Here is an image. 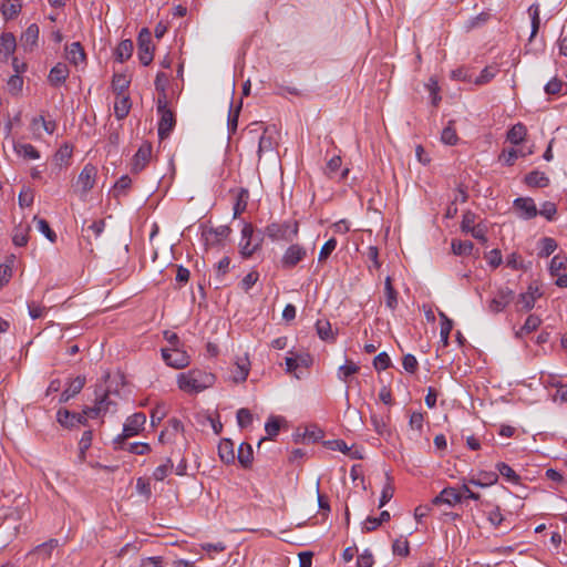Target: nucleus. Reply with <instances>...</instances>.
Listing matches in <instances>:
<instances>
[{
  "instance_id": "a211bd4d",
  "label": "nucleus",
  "mask_w": 567,
  "mask_h": 567,
  "mask_svg": "<svg viewBox=\"0 0 567 567\" xmlns=\"http://www.w3.org/2000/svg\"><path fill=\"white\" fill-rule=\"evenodd\" d=\"M62 386H63V391L60 395L59 402L62 403V402L69 401V399L71 398V395L69 394V390L71 386V377L70 375H68L64 379V382H62L60 379H53L48 386L47 395L59 392Z\"/></svg>"
},
{
  "instance_id": "58836bf2",
  "label": "nucleus",
  "mask_w": 567,
  "mask_h": 567,
  "mask_svg": "<svg viewBox=\"0 0 567 567\" xmlns=\"http://www.w3.org/2000/svg\"><path fill=\"white\" fill-rule=\"evenodd\" d=\"M86 65V54L84 52L83 47L80 42H73V66L79 69H84Z\"/></svg>"
},
{
  "instance_id": "f3484780",
  "label": "nucleus",
  "mask_w": 567,
  "mask_h": 567,
  "mask_svg": "<svg viewBox=\"0 0 567 567\" xmlns=\"http://www.w3.org/2000/svg\"><path fill=\"white\" fill-rule=\"evenodd\" d=\"M104 226L105 224L103 219L93 220L90 224L87 220H84L81 227L82 238L90 243L92 236L94 238L100 237L104 230Z\"/></svg>"
},
{
  "instance_id": "0e129e2a",
  "label": "nucleus",
  "mask_w": 567,
  "mask_h": 567,
  "mask_svg": "<svg viewBox=\"0 0 567 567\" xmlns=\"http://www.w3.org/2000/svg\"><path fill=\"white\" fill-rule=\"evenodd\" d=\"M391 365V359L389 354L383 351L380 352L374 359H373V367L377 371H384Z\"/></svg>"
},
{
  "instance_id": "2f4dec72",
  "label": "nucleus",
  "mask_w": 567,
  "mask_h": 567,
  "mask_svg": "<svg viewBox=\"0 0 567 567\" xmlns=\"http://www.w3.org/2000/svg\"><path fill=\"white\" fill-rule=\"evenodd\" d=\"M248 200H249L248 189L239 188V190L237 192L236 202L234 205V217L235 218L246 210Z\"/></svg>"
},
{
  "instance_id": "ea45409f",
  "label": "nucleus",
  "mask_w": 567,
  "mask_h": 567,
  "mask_svg": "<svg viewBox=\"0 0 567 567\" xmlns=\"http://www.w3.org/2000/svg\"><path fill=\"white\" fill-rule=\"evenodd\" d=\"M536 296L533 295V285L528 287L526 292H523L518 297V303L522 306L519 310L529 311L534 308Z\"/></svg>"
},
{
  "instance_id": "aec40b11",
  "label": "nucleus",
  "mask_w": 567,
  "mask_h": 567,
  "mask_svg": "<svg viewBox=\"0 0 567 567\" xmlns=\"http://www.w3.org/2000/svg\"><path fill=\"white\" fill-rule=\"evenodd\" d=\"M69 68L66 64L58 63L50 70L48 81L53 86H59L62 84L69 76Z\"/></svg>"
},
{
  "instance_id": "603ef678",
  "label": "nucleus",
  "mask_w": 567,
  "mask_h": 567,
  "mask_svg": "<svg viewBox=\"0 0 567 567\" xmlns=\"http://www.w3.org/2000/svg\"><path fill=\"white\" fill-rule=\"evenodd\" d=\"M497 73V69L493 66H485L478 76L475 78L474 83L476 85H483L488 83L492 79L495 78Z\"/></svg>"
},
{
  "instance_id": "c85d7f7f",
  "label": "nucleus",
  "mask_w": 567,
  "mask_h": 567,
  "mask_svg": "<svg viewBox=\"0 0 567 567\" xmlns=\"http://www.w3.org/2000/svg\"><path fill=\"white\" fill-rule=\"evenodd\" d=\"M539 13H540V8H539L538 3H533L532 6H529L528 14L530 17V27H532L529 41H532L537 35V33L539 31V27H540Z\"/></svg>"
},
{
  "instance_id": "c756f323",
  "label": "nucleus",
  "mask_w": 567,
  "mask_h": 567,
  "mask_svg": "<svg viewBox=\"0 0 567 567\" xmlns=\"http://www.w3.org/2000/svg\"><path fill=\"white\" fill-rule=\"evenodd\" d=\"M525 183L529 187H540V188H543V187L548 186L549 178L545 175V173H542V172H538V171H533V172L528 173L525 176Z\"/></svg>"
},
{
  "instance_id": "bb28decb",
  "label": "nucleus",
  "mask_w": 567,
  "mask_h": 567,
  "mask_svg": "<svg viewBox=\"0 0 567 567\" xmlns=\"http://www.w3.org/2000/svg\"><path fill=\"white\" fill-rule=\"evenodd\" d=\"M133 49L134 45L132 40L126 39L121 41L114 52L115 60L121 63L128 60L132 56Z\"/></svg>"
},
{
  "instance_id": "8fccbe9b",
  "label": "nucleus",
  "mask_w": 567,
  "mask_h": 567,
  "mask_svg": "<svg viewBox=\"0 0 567 567\" xmlns=\"http://www.w3.org/2000/svg\"><path fill=\"white\" fill-rule=\"evenodd\" d=\"M30 227H22L21 225L14 228L12 241L18 247H23L28 244V233Z\"/></svg>"
},
{
  "instance_id": "f03ea898",
  "label": "nucleus",
  "mask_w": 567,
  "mask_h": 567,
  "mask_svg": "<svg viewBox=\"0 0 567 567\" xmlns=\"http://www.w3.org/2000/svg\"><path fill=\"white\" fill-rule=\"evenodd\" d=\"M298 231L299 226L297 221L286 220L267 225L264 233L272 241L292 243L297 238Z\"/></svg>"
},
{
  "instance_id": "e2e57ef3",
  "label": "nucleus",
  "mask_w": 567,
  "mask_h": 567,
  "mask_svg": "<svg viewBox=\"0 0 567 567\" xmlns=\"http://www.w3.org/2000/svg\"><path fill=\"white\" fill-rule=\"evenodd\" d=\"M371 423H372V426H373L374 431L379 435H385V434L389 433L388 423L384 420V417L379 416L377 414H372L371 415Z\"/></svg>"
},
{
  "instance_id": "69168bd1",
  "label": "nucleus",
  "mask_w": 567,
  "mask_h": 567,
  "mask_svg": "<svg viewBox=\"0 0 567 567\" xmlns=\"http://www.w3.org/2000/svg\"><path fill=\"white\" fill-rule=\"evenodd\" d=\"M239 427L244 429L252 423V414L248 409L241 408L236 413Z\"/></svg>"
},
{
  "instance_id": "338daca9",
  "label": "nucleus",
  "mask_w": 567,
  "mask_h": 567,
  "mask_svg": "<svg viewBox=\"0 0 567 567\" xmlns=\"http://www.w3.org/2000/svg\"><path fill=\"white\" fill-rule=\"evenodd\" d=\"M336 247H337V240L334 238H330L329 240H327L319 251L318 261L322 262L326 259H328V257L332 254V251L336 249Z\"/></svg>"
},
{
  "instance_id": "9b49d317",
  "label": "nucleus",
  "mask_w": 567,
  "mask_h": 567,
  "mask_svg": "<svg viewBox=\"0 0 567 567\" xmlns=\"http://www.w3.org/2000/svg\"><path fill=\"white\" fill-rule=\"evenodd\" d=\"M515 292L508 287H502L489 300L487 309L492 313L502 312L514 299Z\"/></svg>"
},
{
  "instance_id": "412c9836",
  "label": "nucleus",
  "mask_w": 567,
  "mask_h": 567,
  "mask_svg": "<svg viewBox=\"0 0 567 567\" xmlns=\"http://www.w3.org/2000/svg\"><path fill=\"white\" fill-rule=\"evenodd\" d=\"M96 168L87 164L79 175L78 184L82 187L83 192L91 189L95 183Z\"/></svg>"
},
{
  "instance_id": "37998d69",
  "label": "nucleus",
  "mask_w": 567,
  "mask_h": 567,
  "mask_svg": "<svg viewBox=\"0 0 567 567\" xmlns=\"http://www.w3.org/2000/svg\"><path fill=\"white\" fill-rule=\"evenodd\" d=\"M498 473L507 480L509 483L517 484L519 482V475L506 463L499 462L496 464Z\"/></svg>"
},
{
  "instance_id": "dca6fc26",
  "label": "nucleus",
  "mask_w": 567,
  "mask_h": 567,
  "mask_svg": "<svg viewBox=\"0 0 567 567\" xmlns=\"http://www.w3.org/2000/svg\"><path fill=\"white\" fill-rule=\"evenodd\" d=\"M39 33H40V30H39L38 24L32 23L21 34L20 43L25 51H32L37 47Z\"/></svg>"
},
{
  "instance_id": "13d9d810",
  "label": "nucleus",
  "mask_w": 567,
  "mask_h": 567,
  "mask_svg": "<svg viewBox=\"0 0 567 567\" xmlns=\"http://www.w3.org/2000/svg\"><path fill=\"white\" fill-rule=\"evenodd\" d=\"M441 141L446 145H455L458 141L455 128L452 126V122L443 128L441 134Z\"/></svg>"
},
{
  "instance_id": "2eb2a0df",
  "label": "nucleus",
  "mask_w": 567,
  "mask_h": 567,
  "mask_svg": "<svg viewBox=\"0 0 567 567\" xmlns=\"http://www.w3.org/2000/svg\"><path fill=\"white\" fill-rule=\"evenodd\" d=\"M463 496L460 492L456 491L454 487H445L443 488L439 495H436L432 504L433 505H440V504H446L449 506H454L458 503H461Z\"/></svg>"
},
{
  "instance_id": "393cba45",
  "label": "nucleus",
  "mask_w": 567,
  "mask_h": 567,
  "mask_svg": "<svg viewBox=\"0 0 567 567\" xmlns=\"http://www.w3.org/2000/svg\"><path fill=\"white\" fill-rule=\"evenodd\" d=\"M533 154V150L532 148H528V150H524V148H511L508 151H503L502 154L499 155V161L504 164V165H507V166H512L514 165L515 161L518 158V157H525L527 155H530Z\"/></svg>"
},
{
  "instance_id": "6ab92c4d",
  "label": "nucleus",
  "mask_w": 567,
  "mask_h": 567,
  "mask_svg": "<svg viewBox=\"0 0 567 567\" xmlns=\"http://www.w3.org/2000/svg\"><path fill=\"white\" fill-rule=\"evenodd\" d=\"M152 154V147L150 144H143L137 150L136 154L133 157L132 162V171L135 173L141 172L145 165L148 163Z\"/></svg>"
},
{
  "instance_id": "c03bdc74",
  "label": "nucleus",
  "mask_w": 567,
  "mask_h": 567,
  "mask_svg": "<svg viewBox=\"0 0 567 567\" xmlns=\"http://www.w3.org/2000/svg\"><path fill=\"white\" fill-rule=\"evenodd\" d=\"M279 430H280V423H279L278 419L275 417V416L269 417L268 421L265 424V431L267 433V437L260 439L259 442H258V446H260V444L265 440H267V439L271 440L275 436H277L278 433H279Z\"/></svg>"
},
{
  "instance_id": "a878e982",
  "label": "nucleus",
  "mask_w": 567,
  "mask_h": 567,
  "mask_svg": "<svg viewBox=\"0 0 567 567\" xmlns=\"http://www.w3.org/2000/svg\"><path fill=\"white\" fill-rule=\"evenodd\" d=\"M527 135V128L523 123L513 125L507 132V141L513 145H519Z\"/></svg>"
},
{
  "instance_id": "423d86ee",
  "label": "nucleus",
  "mask_w": 567,
  "mask_h": 567,
  "mask_svg": "<svg viewBox=\"0 0 567 567\" xmlns=\"http://www.w3.org/2000/svg\"><path fill=\"white\" fill-rule=\"evenodd\" d=\"M58 547L56 539H50L47 543H43L37 546L34 549L30 550L25 555V560L29 561V567H39V561L44 563L48 558H50L52 550Z\"/></svg>"
},
{
  "instance_id": "f8f14e48",
  "label": "nucleus",
  "mask_w": 567,
  "mask_h": 567,
  "mask_svg": "<svg viewBox=\"0 0 567 567\" xmlns=\"http://www.w3.org/2000/svg\"><path fill=\"white\" fill-rule=\"evenodd\" d=\"M115 411L116 403L110 399L109 393H104L100 399H97L93 406H86L84 409V413L87 414L91 419H96L101 414Z\"/></svg>"
},
{
  "instance_id": "09e8293b",
  "label": "nucleus",
  "mask_w": 567,
  "mask_h": 567,
  "mask_svg": "<svg viewBox=\"0 0 567 567\" xmlns=\"http://www.w3.org/2000/svg\"><path fill=\"white\" fill-rule=\"evenodd\" d=\"M71 159V148L65 144L54 155V162L59 167H68Z\"/></svg>"
},
{
  "instance_id": "0eeeda50",
  "label": "nucleus",
  "mask_w": 567,
  "mask_h": 567,
  "mask_svg": "<svg viewBox=\"0 0 567 567\" xmlns=\"http://www.w3.org/2000/svg\"><path fill=\"white\" fill-rule=\"evenodd\" d=\"M307 257V248L299 244H291L280 259L284 269H292Z\"/></svg>"
},
{
  "instance_id": "ddd939ff",
  "label": "nucleus",
  "mask_w": 567,
  "mask_h": 567,
  "mask_svg": "<svg viewBox=\"0 0 567 567\" xmlns=\"http://www.w3.org/2000/svg\"><path fill=\"white\" fill-rule=\"evenodd\" d=\"M252 125H256L260 128H262V134L258 137V156L259 158L262 156V154L272 152L275 147L277 146V141L275 137L276 131L271 127H264L262 125H259L258 123H252Z\"/></svg>"
},
{
  "instance_id": "4be33fe9",
  "label": "nucleus",
  "mask_w": 567,
  "mask_h": 567,
  "mask_svg": "<svg viewBox=\"0 0 567 567\" xmlns=\"http://www.w3.org/2000/svg\"><path fill=\"white\" fill-rule=\"evenodd\" d=\"M218 455L224 463H234L236 460L234 442L229 439H223L218 444Z\"/></svg>"
},
{
  "instance_id": "c9c22d12",
  "label": "nucleus",
  "mask_w": 567,
  "mask_h": 567,
  "mask_svg": "<svg viewBox=\"0 0 567 567\" xmlns=\"http://www.w3.org/2000/svg\"><path fill=\"white\" fill-rule=\"evenodd\" d=\"M540 258L549 257L557 249V241L551 237H543L538 243Z\"/></svg>"
},
{
  "instance_id": "3c124183",
  "label": "nucleus",
  "mask_w": 567,
  "mask_h": 567,
  "mask_svg": "<svg viewBox=\"0 0 567 567\" xmlns=\"http://www.w3.org/2000/svg\"><path fill=\"white\" fill-rule=\"evenodd\" d=\"M557 214V206L553 202H544L538 209V215L545 217L548 221L555 219Z\"/></svg>"
},
{
  "instance_id": "7ed1b4c3",
  "label": "nucleus",
  "mask_w": 567,
  "mask_h": 567,
  "mask_svg": "<svg viewBox=\"0 0 567 567\" xmlns=\"http://www.w3.org/2000/svg\"><path fill=\"white\" fill-rule=\"evenodd\" d=\"M157 113L159 115L158 121V136L161 140L169 136L171 132L175 126V117L173 112L167 107L166 96H162L157 101L156 105Z\"/></svg>"
},
{
  "instance_id": "cd10ccee",
  "label": "nucleus",
  "mask_w": 567,
  "mask_h": 567,
  "mask_svg": "<svg viewBox=\"0 0 567 567\" xmlns=\"http://www.w3.org/2000/svg\"><path fill=\"white\" fill-rule=\"evenodd\" d=\"M237 460L240 463V465L245 468L251 466L254 460V452L250 444L244 442L239 445Z\"/></svg>"
},
{
  "instance_id": "4c0bfd02",
  "label": "nucleus",
  "mask_w": 567,
  "mask_h": 567,
  "mask_svg": "<svg viewBox=\"0 0 567 567\" xmlns=\"http://www.w3.org/2000/svg\"><path fill=\"white\" fill-rule=\"evenodd\" d=\"M451 246L453 254L456 256H470L474 248L470 240H453Z\"/></svg>"
},
{
  "instance_id": "de8ad7c7",
  "label": "nucleus",
  "mask_w": 567,
  "mask_h": 567,
  "mask_svg": "<svg viewBox=\"0 0 567 567\" xmlns=\"http://www.w3.org/2000/svg\"><path fill=\"white\" fill-rule=\"evenodd\" d=\"M33 220L37 223L39 231H41L51 243H55L56 234L51 229L49 223L38 216H34Z\"/></svg>"
},
{
  "instance_id": "1a4fd4ad",
  "label": "nucleus",
  "mask_w": 567,
  "mask_h": 567,
  "mask_svg": "<svg viewBox=\"0 0 567 567\" xmlns=\"http://www.w3.org/2000/svg\"><path fill=\"white\" fill-rule=\"evenodd\" d=\"M260 240H254V228L251 224H245L241 229V238L239 241L240 254L244 258L252 256L259 248Z\"/></svg>"
},
{
  "instance_id": "052dcab7",
  "label": "nucleus",
  "mask_w": 567,
  "mask_h": 567,
  "mask_svg": "<svg viewBox=\"0 0 567 567\" xmlns=\"http://www.w3.org/2000/svg\"><path fill=\"white\" fill-rule=\"evenodd\" d=\"M8 91L12 95H18L22 91L23 79L19 74H13L9 78L7 82Z\"/></svg>"
},
{
  "instance_id": "6e6552de",
  "label": "nucleus",
  "mask_w": 567,
  "mask_h": 567,
  "mask_svg": "<svg viewBox=\"0 0 567 567\" xmlns=\"http://www.w3.org/2000/svg\"><path fill=\"white\" fill-rule=\"evenodd\" d=\"M138 60L143 65H148L153 61L152 35L147 28H143L137 37Z\"/></svg>"
},
{
  "instance_id": "72a5a7b5",
  "label": "nucleus",
  "mask_w": 567,
  "mask_h": 567,
  "mask_svg": "<svg viewBox=\"0 0 567 567\" xmlns=\"http://www.w3.org/2000/svg\"><path fill=\"white\" fill-rule=\"evenodd\" d=\"M131 110L130 97L126 95H118L114 105V114L117 120H123L127 116Z\"/></svg>"
},
{
  "instance_id": "a18cd8bd",
  "label": "nucleus",
  "mask_w": 567,
  "mask_h": 567,
  "mask_svg": "<svg viewBox=\"0 0 567 567\" xmlns=\"http://www.w3.org/2000/svg\"><path fill=\"white\" fill-rule=\"evenodd\" d=\"M92 437H93V433H92L91 429L85 430L82 433V436L79 441V455L78 456H79L80 461L85 460V452L92 444Z\"/></svg>"
},
{
  "instance_id": "5701e85b",
  "label": "nucleus",
  "mask_w": 567,
  "mask_h": 567,
  "mask_svg": "<svg viewBox=\"0 0 567 567\" xmlns=\"http://www.w3.org/2000/svg\"><path fill=\"white\" fill-rule=\"evenodd\" d=\"M17 48L16 37L11 32H3L0 37V55H3L4 60L13 54Z\"/></svg>"
},
{
  "instance_id": "a19ab883",
  "label": "nucleus",
  "mask_w": 567,
  "mask_h": 567,
  "mask_svg": "<svg viewBox=\"0 0 567 567\" xmlns=\"http://www.w3.org/2000/svg\"><path fill=\"white\" fill-rule=\"evenodd\" d=\"M542 323V320L536 315H529L527 319L525 320V323L520 328L519 331L516 332V337L520 338L524 333H530L532 331H535L539 324Z\"/></svg>"
},
{
  "instance_id": "5fc2aeb1",
  "label": "nucleus",
  "mask_w": 567,
  "mask_h": 567,
  "mask_svg": "<svg viewBox=\"0 0 567 567\" xmlns=\"http://www.w3.org/2000/svg\"><path fill=\"white\" fill-rule=\"evenodd\" d=\"M317 333L322 340L333 339L331 324L328 320H318L316 323Z\"/></svg>"
},
{
  "instance_id": "e433bc0d",
  "label": "nucleus",
  "mask_w": 567,
  "mask_h": 567,
  "mask_svg": "<svg viewBox=\"0 0 567 567\" xmlns=\"http://www.w3.org/2000/svg\"><path fill=\"white\" fill-rule=\"evenodd\" d=\"M441 329H440V339L443 347L449 344L450 333L453 329V321L446 317L445 313L441 312Z\"/></svg>"
},
{
  "instance_id": "f257e3e1",
  "label": "nucleus",
  "mask_w": 567,
  "mask_h": 567,
  "mask_svg": "<svg viewBox=\"0 0 567 567\" xmlns=\"http://www.w3.org/2000/svg\"><path fill=\"white\" fill-rule=\"evenodd\" d=\"M215 383V375L199 369L183 372L177 375L178 388L189 394L199 393Z\"/></svg>"
},
{
  "instance_id": "6e6d98bb",
  "label": "nucleus",
  "mask_w": 567,
  "mask_h": 567,
  "mask_svg": "<svg viewBox=\"0 0 567 567\" xmlns=\"http://www.w3.org/2000/svg\"><path fill=\"white\" fill-rule=\"evenodd\" d=\"M174 467L173 462L171 458H166L165 463L157 466L153 472V477L156 481H164L166 476L168 475L169 471H172Z\"/></svg>"
},
{
  "instance_id": "7c9ffc66",
  "label": "nucleus",
  "mask_w": 567,
  "mask_h": 567,
  "mask_svg": "<svg viewBox=\"0 0 567 567\" xmlns=\"http://www.w3.org/2000/svg\"><path fill=\"white\" fill-rule=\"evenodd\" d=\"M14 152L28 159H38L40 157L39 151L31 144L27 143H14Z\"/></svg>"
},
{
  "instance_id": "774afa93",
  "label": "nucleus",
  "mask_w": 567,
  "mask_h": 567,
  "mask_svg": "<svg viewBox=\"0 0 567 567\" xmlns=\"http://www.w3.org/2000/svg\"><path fill=\"white\" fill-rule=\"evenodd\" d=\"M476 214L472 210H466L463 214L461 229L463 233H468L473 227H475Z\"/></svg>"
},
{
  "instance_id": "4d7b16f0",
  "label": "nucleus",
  "mask_w": 567,
  "mask_h": 567,
  "mask_svg": "<svg viewBox=\"0 0 567 567\" xmlns=\"http://www.w3.org/2000/svg\"><path fill=\"white\" fill-rule=\"evenodd\" d=\"M240 110H241V102L235 110H233V107H230V110H229L228 118H227V128H228L229 135L234 134L237 130Z\"/></svg>"
},
{
  "instance_id": "f704fd0d",
  "label": "nucleus",
  "mask_w": 567,
  "mask_h": 567,
  "mask_svg": "<svg viewBox=\"0 0 567 567\" xmlns=\"http://www.w3.org/2000/svg\"><path fill=\"white\" fill-rule=\"evenodd\" d=\"M229 265H230V259L228 257H223L218 261L216 274H215V277H214L215 288L216 289H219L220 287L225 286V284H224V276L228 271Z\"/></svg>"
},
{
  "instance_id": "79ce46f5",
  "label": "nucleus",
  "mask_w": 567,
  "mask_h": 567,
  "mask_svg": "<svg viewBox=\"0 0 567 567\" xmlns=\"http://www.w3.org/2000/svg\"><path fill=\"white\" fill-rule=\"evenodd\" d=\"M21 10L20 0H8V2L2 4V14L6 20L13 19L18 16Z\"/></svg>"
},
{
  "instance_id": "4468645a",
  "label": "nucleus",
  "mask_w": 567,
  "mask_h": 567,
  "mask_svg": "<svg viewBox=\"0 0 567 567\" xmlns=\"http://www.w3.org/2000/svg\"><path fill=\"white\" fill-rule=\"evenodd\" d=\"M250 370V362L247 355L238 358L230 370L229 379L235 383L246 381Z\"/></svg>"
},
{
  "instance_id": "9d476101",
  "label": "nucleus",
  "mask_w": 567,
  "mask_h": 567,
  "mask_svg": "<svg viewBox=\"0 0 567 567\" xmlns=\"http://www.w3.org/2000/svg\"><path fill=\"white\" fill-rule=\"evenodd\" d=\"M513 208L517 217L523 220H529L538 215L535 200L532 197H517L513 200Z\"/></svg>"
},
{
  "instance_id": "473e14b6",
  "label": "nucleus",
  "mask_w": 567,
  "mask_h": 567,
  "mask_svg": "<svg viewBox=\"0 0 567 567\" xmlns=\"http://www.w3.org/2000/svg\"><path fill=\"white\" fill-rule=\"evenodd\" d=\"M384 291H385V306L394 310L398 306V292L392 286L391 277H386L384 281Z\"/></svg>"
},
{
  "instance_id": "864d4df0",
  "label": "nucleus",
  "mask_w": 567,
  "mask_h": 567,
  "mask_svg": "<svg viewBox=\"0 0 567 567\" xmlns=\"http://www.w3.org/2000/svg\"><path fill=\"white\" fill-rule=\"evenodd\" d=\"M567 257L564 255H556L551 258L549 264V272L551 276H557L561 269L566 268Z\"/></svg>"
},
{
  "instance_id": "680f3d73",
  "label": "nucleus",
  "mask_w": 567,
  "mask_h": 567,
  "mask_svg": "<svg viewBox=\"0 0 567 567\" xmlns=\"http://www.w3.org/2000/svg\"><path fill=\"white\" fill-rule=\"evenodd\" d=\"M358 371L359 367L355 363L347 361L346 364L339 367L338 378L346 382L348 377L355 374Z\"/></svg>"
},
{
  "instance_id": "49530a36",
  "label": "nucleus",
  "mask_w": 567,
  "mask_h": 567,
  "mask_svg": "<svg viewBox=\"0 0 567 567\" xmlns=\"http://www.w3.org/2000/svg\"><path fill=\"white\" fill-rule=\"evenodd\" d=\"M130 81L124 74H114L112 80V89L117 95H124L127 90Z\"/></svg>"
},
{
  "instance_id": "b1692460",
  "label": "nucleus",
  "mask_w": 567,
  "mask_h": 567,
  "mask_svg": "<svg viewBox=\"0 0 567 567\" xmlns=\"http://www.w3.org/2000/svg\"><path fill=\"white\" fill-rule=\"evenodd\" d=\"M498 480V475L495 472H481L477 477L472 476L466 480L468 484L478 487H488L495 484Z\"/></svg>"
},
{
  "instance_id": "bf43d9fd",
  "label": "nucleus",
  "mask_w": 567,
  "mask_h": 567,
  "mask_svg": "<svg viewBox=\"0 0 567 567\" xmlns=\"http://www.w3.org/2000/svg\"><path fill=\"white\" fill-rule=\"evenodd\" d=\"M34 193L29 186H23L19 193L18 202L20 207H29L33 204Z\"/></svg>"
},
{
  "instance_id": "20e7f679",
  "label": "nucleus",
  "mask_w": 567,
  "mask_h": 567,
  "mask_svg": "<svg viewBox=\"0 0 567 567\" xmlns=\"http://www.w3.org/2000/svg\"><path fill=\"white\" fill-rule=\"evenodd\" d=\"M146 415L142 412L128 416L123 425L122 434L114 440V443H124L125 439L137 435L144 429Z\"/></svg>"
},
{
  "instance_id": "39448f33",
  "label": "nucleus",
  "mask_w": 567,
  "mask_h": 567,
  "mask_svg": "<svg viewBox=\"0 0 567 567\" xmlns=\"http://www.w3.org/2000/svg\"><path fill=\"white\" fill-rule=\"evenodd\" d=\"M162 358L168 367L174 369H183L190 363V357L179 347L162 349Z\"/></svg>"
}]
</instances>
